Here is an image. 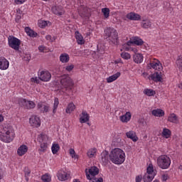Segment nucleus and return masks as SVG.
Listing matches in <instances>:
<instances>
[{
    "instance_id": "obj_1",
    "label": "nucleus",
    "mask_w": 182,
    "mask_h": 182,
    "mask_svg": "<svg viewBox=\"0 0 182 182\" xmlns=\"http://www.w3.org/2000/svg\"><path fill=\"white\" fill-rule=\"evenodd\" d=\"M16 134H15V129L10 124H5L0 126V140L3 143H12L15 140Z\"/></svg>"
},
{
    "instance_id": "obj_2",
    "label": "nucleus",
    "mask_w": 182,
    "mask_h": 182,
    "mask_svg": "<svg viewBox=\"0 0 182 182\" xmlns=\"http://www.w3.org/2000/svg\"><path fill=\"white\" fill-rule=\"evenodd\" d=\"M109 159L114 164H123L126 161V154L122 149H113L109 154Z\"/></svg>"
},
{
    "instance_id": "obj_3",
    "label": "nucleus",
    "mask_w": 182,
    "mask_h": 182,
    "mask_svg": "<svg viewBox=\"0 0 182 182\" xmlns=\"http://www.w3.org/2000/svg\"><path fill=\"white\" fill-rule=\"evenodd\" d=\"M60 82L61 89L63 92H67V93H70V92H72L75 82H73V80L70 77V76H69V75H63Z\"/></svg>"
},
{
    "instance_id": "obj_4",
    "label": "nucleus",
    "mask_w": 182,
    "mask_h": 182,
    "mask_svg": "<svg viewBox=\"0 0 182 182\" xmlns=\"http://www.w3.org/2000/svg\"><path fill=\"white\" fill-rule=\"evenodd\" d=\"M105 33L108 41H109V43H112L114 46L119 45V33L116 29L109 27L105 30Z\"/></svg>"
},
{
    "instance_id": "obj_5",
    "label": "nucleus",
    "mask_w": 182,
    "mask_h": 182,
    "mask_svg": "<svg viewBox=\"0 0 182 182\" xmlns=\"http://www.w3.org/2000/svg\"><path fill=\"white\" fill-rule=\"evenodd\" d=\"M157 166L162 170H167L171 165V159L167 155H161L156 159Z\"/></svg>"
},
{
    "instance_id": "obj_6",
    "label": "nucleus",
    "mask_w": 182,
    "mask_h": 182,
    "mask_svg": "<svg viewBox=\"0 0 182 182\" xmlns=\"http://www.w3.org/2000/svg\"><path fill=\"white\" fill-rule=\"evenodd\" d=\"M49 137L45 134H41L38 136V141L40 144V149H38V153L42 154V153H46L48 150V141Z\"/></svg>"
},
{
    "instance_id": "obj_7",
    "label": "nucleus",
    "mask_w": 182,
    "mask_h": 182,
    "mask_svg": "<svg viewBox=\"0 0 182 182\" xmlns=\"http://www.w3.org/2000/svg\"><path fill=\"white\" fill-rule=\"evenodd\" d=\"M8 43L9 48L14 50H19V48H21V41L14 36L8 38Z\"/></svg>"
},
{
    "instance_id": "obj_8",
    "label": "nucleus",
    "mask_w": 182,
    "mask_h": 182,
    "mask_svg": "<svg viewBox=\"0 0 182 182\" xmlns=\"http://www.w3.org/2000/svg\"><path fill=\"white\" fill-rule=\"evenodd\" d=\"M18 105L28 110H31L36 107V104H35L33 101L26 100V99L23 98L18 99Z\"/></svg>"
},
{
    "instance_id": "obj_9",
    "label": "nucleus",
    "mask_w": 182,
    "mask_h": 182,
    "mask_svg": "<svg viewBox=\"0 0 182 182\" xmlns=\"http://www.w3.org/2000/svg\"><path fill=\"white\" fill-rule=\"evenodd\" d=\"M99 174V168L97 166H91L90 168L85 169V176L87 180L95 178V176Z\"/></svg>"
},
{
    "instance_id": "obj_10",
    "label": "nucleus",
    "mask_w": 182,
    "mask_h": 182,
    "mask_svg": "<svg viewBox=\"0 0 182 182\" xmlns=\"http://www.w3.org/2000/svg\"><path fill=\"white\" fill-rule=\"evenodd\" d=\"M38 76L42 82H49L52 79V74L46 70H39Z\"/></svg>"
},
{
    "instance_id": "obj_11",
    "label": "nucleus",
    "mask_w": 182,
    "mask_h": 182,
    "mask_svg": "<svg viewBox=\"0 0 182 182\" xmlns=\"http://www.w3.org/2000/svg\"><path fill=\"white\" fill-rule=\"evenodd\" d=\"M163 76H164L163 70L155 71L153 74L150 75V79L157 83L159 82H163Z\"/></svg>"
},
{
    "instance_id": "obj_12",
    "label": "nucleus",
    "mask_w": 182,
    "mask_h": 182,
    "mask_svg": "<svg viewBox=\"0 0 182 182\" xmlns=\"http://www.w3.org/2000/svg\"><path fill=\"white\" fill-rule=\"evenodd\" d=\"M123 49L126 50L127 52H133V53H137L139 52V49H137V47L136 46H133L132 44V41H128L127 43H124L123 45Z\"/></svg>"
},
{
    "instance_id": "obj_13",
    "label": "nucleus",
    "mask_w": 182,
    "mask_h": 182,
    "mask_svg": "<svg viewBox=\"0 0 182 182\" xmlns=\"http://www.w3.org/2000/svg\"><path fill=\"white\" fill-rule=\"evenodd\" d=\"M29 123L32 127H41V118L37 115H32L29 118Z\"/></svg>"
},
{
    "instance_id": "obj_14",
    "label": "nucleus",
    "mask_w": 182,
    "mask_h": 182,
    "mask_svg": "<svg viewBox=\"0 0 182 182\" xmlns=\"http://www.w3.org/2000/svg\"><path fill=\"white\" fill-rule=\"evenodd\" d=\"M57 177L60 181H66V180L69 178V174L68 173V172H66V171L61 169L58 171Z\"/></svg>"
},
{
    "instance_id": "obj_15",
    "label": "nucleus",
    "mask_w": 182,
    "mask_h": 182,
    "mask_svg": "<svg viewBox=\"0 0 182 182\" xmlns=\"http://www.w3.org/2000/svg\"><path fill=\"white\" fill-rule=\"evenodd\" d=\"M51 11L54 15H57L58 16H62L65 14V10L61 6H53Z\"/></svg>"
},
{
    "instance_id": "obj_16",
    "label": "nucleus",
    "mask_w": 182,
    "mask_h": 182,
    "mask_svg": "<svg viewBox=\"0 0 182 182\" xmlns=\"http://www.w3.org/2000/svg\"><path fill=\"white\" fill-rule=\"evenodd\" d=\"M37 109L41 112V113H48V112H49V105L45 102H38Z\"/></svg>"
},
{
    "instance_id": "obj_17",
    "label": "nucleus",
    "mask_w": 182,
    "mask_h": 182,
    "mask_svg": "<svg viewBox=\"0 0 182 182\" xmlns=\"http://www.w3.org/2000/svg\"><path fill=\"white\" fill-rule=\"evenodd\" d=\"M126 136L127 139H130V140L133 141L134 143H136L139 141V136H137V133L134 130H130L126 132Z\"/></svg>"
},
{
    "instance_id": "obj_18",
    "label": "nucleus",
    "mask_w": 182,
    "mask_h": 182,
    "mask_svg": "<svg viewBox=\"0 0 182 182\" xmlns=\"http://www.w3.org/2000/svg\"><path fill=\"white\" fill-rule=\"evenodd\" d=\"M151 68L154 69L155 72L163 70V65L159 60H155L150 63Z\"/></svg>"
},
{
    "instance_id": "obj_19",
    "label": "nucleus",
    "mask_w": 182,
    "mask_h": 182,
    "mask_svg": "<svg viewBox=\"0 0 182 182\" xmlns=\"http://www.w3.org/2000/svg\"><path fill=\"white\" fill-rule=\"evenodd\" d=\"M9 68V61L5 57H0V70H6Z\"/></svg>"
},
{
    "instance_id": "obj_20",
    "label": "nucleus",
    "mask_w": 182,
    "mask_h": 182,
    "mask_svg": "<svg viewBox=\"0 0 182 182\" xmlns=\"http://www.w3.org/2000/svg\"><path fill=\"white\" fill-rule=\"evenodd\" d=\"M126 18L129 21H141V16L139 14L130 12L126 15Z\"/></svg>"
},
{
    "instance_id": "obj_21",
    "label": "nucleus",
    "mask_w": 182,
    "mask_h": 182,
    "mask_svg": "<svg viewBox=\"0 0 182 182\" xmlns=\"http://www.w3.org/2000/svg\"><path fill=\"white\" fill-rule=\"evenodd\" d=\"M90 120V115L87 114V112L82 111L80 114V123H87Z\"/></svg>"
},
{
    "instance_id": "obj_22",
    "label": "nucleus",
    "mask_w": 182,
    "mask_h": 182,
    "mask_svg": "<svg viewBox=\"0 0 182 182\" xmlns=\"http://www.w3.org/2000/svg\"><path fill=\"white\" fill-rule=\"evenodd\" d=\"M26 153H28V146L25 144L21 145L17 149L18 156L22 157V156H25Z\"/></svg>"
},
{
    "instance_id": "obj_23",
    "label": "nucleus",
    "mask_w": 182,
    "mask_h": 182,
    "mask_svg": "<svg viewBox=\"0 0 182 182\" xmlns=\"http://www.w3.org/2000/svg\"><path fill=\"white\" fill-rule=\"evenodd\" d=\"M132 119V113L130 112H127L125 114L119 117V120L122 123H129Z\"/></svg>"
},
{
    "instance_id": "obj_24",
    "label": "nucleus",
    "mask_w": 182,
    "mask_h": 182,
    "mask_svg": "<svg viewBox=\"0 0 182 182\" xmlns=\"http://www.w3.org/2000/svg\"><path fill=\"white\" fill-rule=\"evenodd\" d=\"M129 42H131V44H134L137 46H141V45L144 43V41H143V40L139 37H132Z\"/></svg>"
},
{
    "instance_id": "obj_25",
    "label": "nucleus",
    "mask_w": 182,
    "mask_h": 182,
    "mask_svg": "<svg viewBox=\"0 0 182 182\" xmlns=\"http://www.w3.org/2000/svg\"><path fill=\"white\" fill-rule=\"evenodd\" d=\"M59 59L61 63H68L70 60V57L69 56V54L63 53L60 54Z\"/></svg>"
},
{
    "instance_id": "obj_26",
    "label": "nucleus",
    "mask_w": 182,
    "mask_h": 182,
    "mask_svg": "<svg viewBox=\"0 0 182 182\" xmlns=\"http://www.w3.org/2000/svg\"><path fill=\"white\" fill-rule=\"evenodd\" d=\"M152 116H155V117H163L164 116L165 112L161 109H156L151 111Z\"/></svg>"
},
{
    "instance_id": "obj_27",
    "label": "nucleus",
    "mask_w": 182,
    "mask_h": 182,
    "mask_svg": "<svg viewBox=\"0 0 182 182\" xmlns=\"http://www.w3.org/2000/svg\"><path fill=\"white\" fill-rule=\"evenodd\" d=\"M122 73L120 72H117V73L108 77L107 78V83H112L114 82L115 80H117L119 79V77L121 76Z\"/></svg>"
},
{
    "instance_id": "obj_28",
    "label": "nucleus",
    "mask_w": 182,
    "mask_h": 182,
    "mask_svg": "<svg viewBox=\"0 0 182 182\" xmlns=\"http://www.w3.org/2000/svg\"><path fill=\"white\" fill-rule=\"evenodd\" d=\"M75 109H76V105H75L73 102H70L68 104L66 107L65 112L68 114H70V113H72V112H75Z\"/></svg>"
},
{
    "instance_id": "obj_29",
    "label": "nucleus",
    "mask_w": 182,
    "mask_h": 182,
    "mask_svg": "<svg viewBox=\"0 0 182 182\" xmlns=\"http://www.w3.org/2000/svg\"><path fill=\"white\" fill-rule=\"evenodd\" d=\"M38 24L39 28L43 29L44 28H46V26H50V25H52V23H50V21H49L38 20Z\"/></svg>"
},
{
    "instance_id": "obj_30",
    "label": "nucleus",
    "mask_w": 182,
    "mask_h": 182,
    "mask_svg": "<svg viewBox=\"0 0 182 182\" xmlns=\"http://www.w3.org/2000/svg\"><path fill=\"white\" fill-rule=\"evenodd\" d=\"M161 136L164 139H170L171 137V130L167 128H164L161 132Z\"/></svg>"
},
{
    "instance_id": "obj_31",
    "label": "nucleus",
    "mask_w": 182,
    "mask_h": 182,
    "mask_svg": "<svg viewBox=\"0 0 182 182\" xmlns=\"http://www.w3.org/2000/svg\"><path fill=\"white\" fill-rule=\"evenodd\" d=\"M25 32L27 33L28 36H30L31 38H36V36H38V33L35 32L29 27L25 28Z\"/></svg>"
},
{
    "instance_id": "obj_32",
    "label": "nucleus",
    "mask_w": 182,
    "mask_h": 182,
    "mask_svg": "<svg viewBox=\"0 0 182 182\" xmlns=\"http://www.w3.org/2000/svg\"><path fill=\"white\" fill-rule=\"evenodd\" d=\"M75 39L78 45H83L85 43V40H83V36L79 31H75Z\"/></svg>"
},
{
    "instance_id": "obj_33",
    "label": "nucleus",
    "mask_w": 182,
    "mask_h": 182,
    "mask_svg": "<svg viewBox=\"0 0 182 182\" xmlns=\"http://www.w3.org/2000/svg\"><path fill=\"white\" fill-rule=\"evenodd\" d=\"M155 176H156V174L145 173L144 175V182H151L154 179Z\"/></svg>"
},
{
    "instance_id": "obj_34",
    "label": "nucleus",
    "mask_w": 182,
    "mask_h": 182,
    "mask_svg": "<svg viewBox=\"0 0 182 182\" xmlns=\"http://www.w3.org/2000/svg\"><path fill=\"white\" fill-rule=\"evenodd\" d=\"M168 121L170 122V123H175L177 124L178 122V117L174 113L170 114L168 117Z\"/></svg>"
},
{
    "instance_id": "obj_35",
    "label": "nucleus",
    "mask_w": 182,
    "mask_h": 182,
    "mask_svg": "<svg viewBox=\"0 0 182 182\" xmlns=\"http://www.w3.org/2000/svg\"><path fill=\"white\" fill-rule=\"evenodd\" d=\"M59 150H60V146H59V144L53 142L51 146V151L53 154H58Z\"/></svg>"
},
{
    "instance_id": "obj_36",
    "label": "nucleus",
    "mask_w": 182,
    "mask_h": 182,
    "mask_svg": "<svg viewBox=\"0 0 182 182\" xmlns=\"http://www.w3.org/2000/svg\"><path fill=\"white\" fill-rule=\"evenodd\" d=\"M133 59L135 63H141V62H143V55L140 53H136L134 55Z\"/></svg>"
},
{
    "instance_id": "obj_37",
    "label": "nucleus",
    "mask_w": 182,
    "mask_h": 182,
    "mask_svg": "<svg viewBox=\"0 0 182 182\" xmlns=\"http://www.w3.org/2000/svg\"><path fill=\"white\" fill-rule=\"evenodd\" d=\"M96 153H97V149L95 148L90 149L87 152V156L89 159H93L96 156Z\"/></svg>"
},
{
    "instance_id": "obj_38",
    "label": "nucleus",
    "mask_w": 182,
    "mask_h": 182,
    "mask_svg": "<svg viewBox=\"0 0 182 182\" xmlns=\"http://www.w3.org/2000/svg\"><path fill=\"white\" fill-rule=\"evenodd\" d=\"M144 93L149 97H151V96H154V95H156V91L154 90H151V89H149V88H146L144 90Z\"/></svg>"
},
{
    "instance_id": "obj_39",
    "label": "nucleus",
    "mask_w": 182,
    "mask_h": 182,
    "mask_svg": "<svg viewBox=\"0 0 182 182\" xmlns=\"http://www.w3.org/2000/svg\"><path fill=\"white\" fill-rule=\"evenodd\" d=\"M143 22L141 23V27L144 29H149V28H151V21L150 20H143Z\"/></svg>"
},
{
    "instance_id": "obj_40",
    "label": "nucleus",
    "mask_w": 182,
    "mask_h": 182,
    "mask_svg": "<svg viewBox=\"0 0 182 182\" xmlns=\"http://www.w3.org/2000/svg\"><path fill=\"white\" fill-rule=\"evenodd\" d=\"M41 180L43 182H51L52 176L49 173H46L41 176Z\"/></svg>"
},
{
    "instance_id": "obj_41",
    "label": "nucleus",
    "mask_w": 182,
    "mask_h": 182,
    "mask_svg": "<svg viewBox=\"0 0 182 182\" xmlns=\"http://www.w3.org/2000/svg\"><path fill=\"white\" fill-rule=\"evenodd\" d=\"M73 69H75V65L73 64L67 65L63 68V72H65V73L66 72L70 73V72H72Z\"/></svg>"
},
{
    "instance_id": "obj_42",
    "label": "nucleus",
    "mask_w": 182,
    "mask_h": 182,
    "mask_svg": "<svg viewBox=\"0 0 182 182\" xmlns=\"http://www.w3.org/2000/svg\"><path fill=\"white\" fill-rule=\"evenodd\" d=\"M102 12L105 18V19H107L109 16H110V9L109 8H102Z\"/></svg>"
},
{
    "instance_id": "obj_43",
    "label": "nucleus",
    "mask_w": 182,
    "mask_h": 182,
    "mask_svg": "<svg viewBox=\"0 0 182 182\" xmlns=\"http://www.w3.org/2000/svg\"><path fill=\"white\" fill-rule=\"evenodd\" d=\"M121 58H122V59H124V60H129V59L132 58V55H130V53H129L122 52L121 53Z\"/></svg>"
},
{
    "instance_id": "obj_44",
    "label": "nucleus",
    "mask_w": 182,
    "mask_h": 182,
    "mask_svg": "<svg viewBox=\"0 0 182 182\" xmlns=\"http://www.w3.org/2000/svg\"><path fill=\"white\" fill-rule=\"evenodd\" d=\"M146 174H156V172H154V168L153 167V164H149V166L147 167Z\"/></svg>"
},
{
    "instance_id": "obj_45",
    "label": "nucleus",
    "mask_w": 182,
    "mask_h": 182,
    "mask_svg": "<svg viewBox=\"0 0 182 182\" xmlns=\"http://www.w3.org/2000/svg\"><path fill=\"white\" fill-rule=\"evenodd\" d=\"M69 154L70 155V157H72V159H79V156L76 154L75 149L72 148L69 149Z\"/></svg>"
},
{
    "instance_id": "obj_46",
    "label": "nucleus",
    "mask_w": 182,
    "mask_h": 182,
    "mask_svg": "<svg viewBox=\"0 0 182 182\" xmlns=\"http://www.w3.org/2000/svg\"><path fill=\"white\" fill-rule=\"evenodd\" d=\"M58 106H59V99L58 98H55L53 109V113H56V109H58Z\"/></svg>"
},
{
    "instance_id": "obj_47",
    "label": "nucleus",
    "mask_w": 182,
    "mask_h": 182,
    "mask_svg": "<svg viewBox=\"0 0 182 182\" xmlns=\"http://www.w3.org/2000/svg\"><path fill=\"white\" fill-rule=\"evenodd\" d=\"M101 156H102V161L106 162L109 159V153L103 152L101 154Z\"/></svg>"
},
{
    "instance_id": "obj_48",
    "label": "nucleus",
    "mask_w": 182,
    "mask_h": 182,
    "mask_svg": "<svg viewBox=\"0 0 182 182\" xmlns=\"http://www.w3.org/2000/svg\"><path fill=\"white\" fill-rule=\"evenodd\" d=\"M176 65L178 66V68H182V55H180L177 60H176Z\"/></svg>"
},
{
    "instance_id": "obj_49",
    "label": "nucleus",
    "mask_w": 182,
    "mask_h": 182,
    "mask_svg": "<svg viewBox=\"0 0 182 182\" xmlns=\"http://www.w3.org/2000/svg\"><path fill=\"white\" fill-rule=\"evenodd\" d=\"M31 82H32V83H36L38 85L40 83L41 79L39 78V77H31Z\"/></svg>"
},
{
    "instance_id": "obj_50",
    "label": "nucleus",
    "mask_w": 182,
    "mask_h": 182,
    "mask_svg": "<svg viewBox=\"0 0 182 182\" xmlns=\"http://www.w3.org/2000/svg\"><path fill=\"white\" fill-rule=\"evenodd\" d=\"M38 50L40 52H43V53H46V52H48V48H46V47H45L43 46H40L38 47Z\"/></svg>"
},
{
    "instance_id": "obj_51",
    "label": "nucleus",
    "mask_w": 182,
    "mask_h": 182,
    "mask_svg": "<svg viewBox=\"0 0 182 182\" xmlns=\"http://www.w3.org/2000/svg\"><path fill=\"white\" fill-rule=\"evenodd\" d=\"M26 1L28 0H14V4H16V5H23Z\"/></svg>"
},
{
    "instance_id": "obj_52",
    "label": "nucleus",
    "mask_w": 182,
    "mask_h": 182,
    "mask_svg": "<svg viewBox=\"0 0 182 182\" xmlns=\"http://www.w3.org/2000/svg\"><path fill=\"white\" fill-rule=\"evenodd\" d=\"M92 182H103V178L100 177V178H93L92 179Z\"/></svg>"
},
{
    "instance_id": "obj_53",
    "label": "nucleus",
    "mask_w": 182,
    "mask_h": 182,
    "mask_svg": "<svg viewBox=\"0 0 182 182\" xmlns=\"http://www.w3.org/2000/svg\"><path fill=\"white\" fill-rule=\"evenodd\" d=\"M141 180H143V176L141 175H138L137 176H136V182H141Z\"/></svg>"
},
{
    "instance_id": "obj_54",
    "label": "nucleus",
    "mask_w": 182,
    "mask_h": 182,
    "mask_svg": "<svg viewBox=\"0 0 182 182\" xmlns=\"http://www.w3.org/2000/svg\"><path fill=\"white\" fill-rule=\"evenodd\" d=\"M142 76L145 79H148V80H151V79L150 78V75H149V74L147 73H142Z\"/></svg>"
},
{
    "instance_id": "obj_55",
    "label": "nucleus",
    "mask_w": 182,
    "mask_h": 182,
    "mask_svg": "<svg viewBox=\"0 0 182 182\" xmlns=\"http://www.w3.org/2000/svg\"><path fill=\"white\" fill-rule=\"evenodd\" d=\"M119 63H121V65H123V61L122 60V59L116 60L114 61L115 65H119Z\"/></svg>"
},
{
    "instance_id": "obj_56",
    "label": "nucleus",
    "mask_w": 182,
    "mask_h": 182,
    "mask_svg": "<svg viewBox=\"0 0 182 182\" xmlns=\"http://www.w3.org/2000/svg\"><path fill=\"white\" fill-rule=\"evenodd\" d=\"M161 178H162V181H167V178H168V176L167 175H166V174H164L162 176Z\"/></svg>"
},
{
    "instance_id": "obj_57",
    "label": "nucleus",
    "mask_w": 182,
    "mask_h": 182,
    "mask_svg": "<svg viewBox=\"0 0 182 182\" xmlns=\"http://www.w3.org/2000/svg\"><path fill=\"white\" fill-rule=\"evenodd\" d=\"M3 120H4V116H2V114H0V123L2 122Z\"/></svg>"
},
{
    "instance_id": "obj_58",
    "label": "nucleus",
    "mask_w": 182,
    "mask_h": 182,
    "mask_svg": "<svg viewBox=\"0 0 182 182\" xmlns=\"http://www.w3.org/2000/svg\"><path fill=\"white\" fill-rule=\"evenodd\" d=\"M50 38L51 37L49 35L46 36V39H47L48 41H49V39H50Z\"/></svg>"
},
{
    "instance_id": "obj_59",
    "label": "nucleus",
    "mask_w": 182,
    "mask_h": 182,
    "mask_svg": "<svg viewBox=\"0 0 182 182\" xmlns=\"http://www.w3.org/2000/svg\"><path fill=\"white\" fill-rule=\"evenodd\" d=\"M178 170H181V171H182V165H180V166H178Z\"/></svg>"
},
{
    "instance_id": "obj_60",
    "label": "nucleus",
    "mask_w": 182,
    "mask_h": 182,
    "mask_svg": "<svg viewBox=\"0 0 182 182\" xmlns=\"http://www.w3.org/2000/svg\"><path fill=\"white\" fill-rule=\"evenodd\" d=\"M73 182H80V181H79V179H74Z\"/></svg>"
},
{
    "instance_id": "obj_61",
    "label": "nucleus",
    "mask_w": 182,
    "mask_h": 182,
    "mask_svg": "<svg viewBox=\"0 0 182 182\" xmlns=\"http://www.w3.org/2000/svg\"><path fill=\"white\" fill-rule=\"evenodd\" d=\"M1 173V171L0 169V180H2V174Z\"/></svg>"
},
{
    "instance_id": "obj_62",
    "label": "nucleus",
    "mask_w": 182,
    "mask_h": 182,
    "mask_svg": "<svg viewBox=\"0 0 182 182\" xmlns=\"http://www.w3.org/2000/svg\"><path fill=\"white\" fill-rule=\"evenodd\" d=\"M178 87H179V89H182V84H180V85H178Z\"/></svg>"
},
{
    "instance_id": "obj_63",
    "label": "nucleus",
    "mask_w": 182,
    "mask_h": 182,
    "mask_svg": "<svg viewBox=\"0 0 182 182\" xmlns=\"http://www.w3.org/2000/svg\"><path fill=\"white\" fill-rule=\"evenodd\" d=\"M17 18H21V16H18Z\"/></svg>"
},
{
    "instance_id": "obj_64",
    "label": "nucleus",
    "mask_w": 182,
    "mask_h": 182,
    "mask_svg": "<svg viewBox=\"0 0 182 182\" xmlns=\"http://www.w3.org/2000/svg\"><path fill=\"white\" fill-rule=\"evenodd\" d=\"M26 181H28V178H26Z\"/></svg>"
}]
</instances>
